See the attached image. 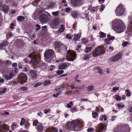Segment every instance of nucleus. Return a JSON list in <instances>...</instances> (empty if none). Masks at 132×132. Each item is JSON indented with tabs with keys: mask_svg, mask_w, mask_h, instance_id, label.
<instances>
[{
	"mask_svg": "<svg viewBox=\"0 0 132 132\" xmlns=\"http://www.w3.org/2000/svg\"><path fill=\"white\" fill-rule=\"evenodd\" d=\"M122 56V53H119L115 55L112 58H110L109 59L110 61L115 62L120 59Z\"/></svg>",
	"mask_w": 132,
	"mask_h": 132,
	"instance_id": "0eeeda50",
	"label": "nucleus"
},
{
	"mask_svg": "<svg viewBox=\"0 0 132 132\" xmlns=\"http://www.w3.org/2000/svg\"><path fill=\"white\" fill-rule=\"evenodd\" d=\"M93 128H88L87 131L88 132H93Z\"/></svg>",
	"mask_w": 132,
	"mask_h": 132,
	"instance_id": "864d4df0",
	"label": "nucleus"
},
{
	"mask_svg": "<svg viewBox=\"0 0 132 132\" xmlns=\"http://www.w3.org/2000/svg\"><path fill=\"white\" fill-rule=\"evenodd\" d=\"M111 40L109 39V38H108V39H105L104 40V41L106 43L109 44L110 43V41Z\"/></svg>",
	"mask_w": 132,
	"mask_h": 132,
	"instance_id": "ea45409f",
	"label": "nucleus"
},
{
	"mask_svg": "<svg viewBox=\"0 0 132 132\" xmlns=\"http://www.w3.org/2000/svg\"><path fill=\"white\" fill-rule=\"evenodd\" d=\"M59 13L58 11L54 12L52 13V14L54 16H56L59 14Z\"/></svg>",
	"mask_w": 132,
	"mask_h": 132,
	"instance_id": "58836bf2",
	"label": "nucleus"
},
{
	"mask_svg": "<svg viewBox=\"0 0 132 132\" xmlns=\"http://www.w3.org/2000/svg\"><path fill=\"white\" fill-rule=\"evenodd\" d=\"M8 9H1V10L3 11L5 13H7Z\"/></svg>",
	"mask_w": 132,
	"mask_h": 132,
	"instance_id": "37998d69",
	"label": "nucleus"
},
{
	"mask_svg": "<svg viewBox=\"0 0 132 132\" xmlns=\"http://www.w3.org/2000/svg\"><path fill=\"white\" fill-rule=\"evenodd\" d=\"M84 123L82 120L78 119L68 122L66 126L73 130L77 131L80 130L82 127Z\"/></svg>",
	"mask_w": 132,
	"mask_h": 132,
	"instance_id": "f257e3e1",
	"label": "nucleus"
},
{
	"mask_svg": "<svg viewBox=\"0 0 132 132\" xmlns=\"http://www.w3.org/2000/svg\"><path fill=\"white\" fill-rule=\"evenodd\" d=\"M64 72V71L62 70H58L56 72V73L58 75H60Z\"/></svg>",
	"mask_w": 132,
	"mask_h": 132,
	"instance_id": "c9c22d12",
	"label": "nucleus"
},
{
	"mask_svg": "<svg viewBox=\"0 0 132 132\" xmlns=\"http://www.w3.org/2000/svg\"><path fill=\"white\" fill-rule=\"evenodd\" d=\"M88 90L89 92H90L94 89V87L93 86H89L87 87Z\"/></svg>",
	"mask_w": 132,
	"mask_h": 132,
	"instance_id": "473e14b6",
	"label": "nucleus"
},
{
	"mask_svg": "<svg viewBox=\"0 0 132 132\" xmlns=\"http://www.w3.org/2000/svg\"><path fill=\"white\" fill-rule=\"evenodd\" d=\"M71 3L72 5L76 6L77 5H80L83 4L82 0H71Z\"/></svg>",
	"mask_w": 132,
	"mask_h": 132,
	"instance_id": "1a4fd4ad",
	"label": "nucleus"
},
{
	"mask_svg": "<svg viewBox=\"0 0 132 132\" xmlns=\"http://www.w3.org/2000/svg\"><path fill=\"white\" fill-rule=\"evenodd\" d=\"M98 73L101 75H102L103 73L102 70L101 69H100L98 70Z\"/></svg>",
	"mask_w": 132,
	"mask_h": 132,
	"instance_id": "680f3d73",
	"label": "nucleus"
},
{
	"mask_svg": "<svg viewBox=\"0 0 132 132\" xmlns=\"http://www.w3.org/2000/svg\"><path fill=\"white\" fill-rule=\"evenodd\" d=\"M14 75L12 72H10L9 76L6 75H4L3 77L5 78L6 80H10L13 77Z\"/></svg>",
	"mask_w": 132,
	"mask_h": 132,
	"instance_id": "4468645a",
	"label": "nucleus"
},
{
	"mask_svg": "<svg viewBox=\"0 0 132 132\" xmlns=\"http://www.w3.org/2000/svg\"><path fill=\"white\" fill-rule=\"evenodd\" d=\"M125 12V9H116V13L118 16L122 15Z\"/></svg>",
	"mask_w": 132,
	"mask_h": 132,
	"instance_id": "9b49d317",
	"label": "nucleus"
},
{
	"mask_svg": "<svg viewBox=\"0 0 132 132\" xmlns=\"http://www.w3.org/2000/svg\"><path fill=\"white\" fill-rule=\"evenodd\" d=\"M109 39L113 41L115 39V37L114 36H111V37Z\"/></svg>",
	"mask_w": 132,
	"mask_h": 132,
	"instance_id": "774afa93",
	"label": "nucleus"
},
{
	"mask_svg": "<svg viewBox=\"0 0 132 132\" xmlns=\"http://www.w3.org/2000/svg\"><path fill=\"white\" fill-rule=\"evenodd\" d=\"M20 75L21 77V79L22 81L25 82L27 79V75L23 73H21Z\"/></svg>",
	"mask_w": 132,
	"mask_h": 132,
	"instance_id": "f3484780",
	"label": "nucleus"
},
{
	"mask_svg": "<svg viewBox=\"0 0 132 132\" xmlns=\"http://www.w3.org/2000/svg\"><path fill=\"white\" fill-rule=\"evenodd\" d=\"M12 126L14 127H18L17 124L16 123H13L12 124Z\"/></svg>",
	"mask_w": 132,
	"mask_h": 132,
	"instance_id": "e2e57ef3",
	"label": "nucleus"
},
{
	"mask_svg": "<svg viewBox=\"0 0 132 132\" xmlns=\"http://www.w3.org/2000/svg\"><path fill=\"white\" fill-rule=\"evenodd\" d=\"M89 55L87 54H85L84 55V59L85 60H87L89 59Z\"/></svg>",
	"mask_w": 132,
	"mask_h": 132,
	"instance_id": "c756f323",
	"label": "nucleus"
},
{
	"mask_svg": "<svg viewBox=\"0 0 132 132\" xmlns=\"http://www.w3.org/2000/svg\"><path fill=\"white\" fill-rule=\"evenodd\" d=\"M126 92L127 93V95L128 97H130V96L131 92L129 89H127L126 91Z\"/></svg>",
	"mask_w": 132,
	"mask_h": 132,
	"instance_id": "f704fd0d",
	"label": "nucleus"
},
{
	"mask_svg": "<svg viewBox=\"0 0 132 132\" xmlns=\"http://www.w3.org/2000/svg\"><path fill=\"white\" fill-rule=\"evenodd\" d=\"M66 38H68L69 39H71L72 38L70 34H67L66 36Z\"/></svg>",
	"mask_w": 132,
	"mask_h": 132,
	"instance_id": "09e8293b",
	"label": "nucleus"
},
{
	"mask_svg": "<svg viewBox=\"0 0 132 132\" xmlns=\"http://www.w3.org/2000/svg\"><path fill=\"white\" fill-rule=\"evenodd\" d=\"M99 120L102 122H105L107 120L106 116L105 114L101 115L99 118Z\"/></svg>",
	"mask_w": 132,
	"mask_h": 132,
	"instance_id": "dca6fc26",
	"label": "nucleus"
},
{
	"mask_svg": "<svg viewBox=\"0 0 132 132\" xmlns=\"http://www.w3.org/2000/svg\"><path fill=\"white\" fill-rule=\"evenodd\" d=\"M12 66L13 67H17V64L15 63H14L12 64Z\"/></svg>",
	"mask_w": 132,
	"mask_h": 132,
	"instance_id": "6e6d98bb",
	"label": "nucleus"
},
{
	"mask_svg": "<svg viewBox=\"0 0 132 132\" xmlns=\"http://www.w3.org/2000/svg\"><path fill=\"white\" fill-rule=\"evenodd\" d=\"M112 26L114 30L117 33H120L126 29V27L123 21L116 18L112 22Z\"/></svg>",
	"mask_w": 132,
	"mask_h": 132,
	"instance_id": "f03ea898",
	"label": "nucleus"
},
{
	"mask_svg": "<svg viewBox=\"0 0 132 132\" xmlns=\"http://www.w3.org/2000/svg\"><path fill=\"white\" fill-rule=\"evenodd\" d=\"M128 110L129 112H132V106H129L128 107Z\"/></svg>",
	"mask_w": 132,
	"mask_h": 132,
	"instance_id": "3c124183",
	"label": "nucleus"
},
{
	"mask_svg": "<svg viewBox=\"0 0 132 132\" xmlns=\"http://www.w3.org/2000/svg\"><path fill=\"white\" fill-rule=\"evenodd\" d=\"M21 90L24 91H26L27 89V88L26 87H21L20 88Z\"/></svg>",
	"mask_w": 132,
	"mask_h": 132,
	"instance_id": "a19ab883",
	"label": "nucleus"
},
{
	"mask_svg": "<svg viewBox=\"0 0 132 132\" xmlns=\"http://www.w3.org/2000/svg\"><path fill=\"white\" fill-rule=\"evenodd\" d=\"M15 26L14 24V23H12L11 24V26H10V27L11 28L13 29L14 28V26Z\"/></svg>",
	"mask_w": 132,
	"mask_h": 132,
	"instance_id": "69168bd1",
	"label": "nucleus"
},
{
	"mask_svg": "<svg viewBox=\"0 0 132 132\" xmlns=\"http://www.w3.org/2000/svg\"><path fill=\"white\" fill-rule=\"evenodd\" d=\"M129 44V43L127 41L125 42L122 44V45L124 47H126L127 46V45Z\"/></svg>",
	"mask_w": 132,
	"mask_h": 132,
	"instance_id": "79ce46f5",
	"label": "nucleus"
},
{
	"mask_svg": "<svg viewBox=\"0 0 132 132\" xmlns=\"http://www.w3.org/2000/svg\"><path fill=\"white\" fill-rule=\"evenodd\" d=\"M8 44L6 40L3 41L2 43L0 44V49H2L3 47L7 46Z\"/></svg>",
	"mask_w": 132,
	"mask_h": 132,
	"instance_id": "2eb2a0df",
	"label": "nucleus"
},
{
	"mask_svg": "<svg viewBox=\"0 0 132 132\" xmlns=\"http://www.w3.org/2000/svg\"><path fill=\"white\" fill-rule=\"evenodd\" d=\"M59 50L62 53H65L67 51V47L66 46L63 45H61V46L59 48Z\"/></svg>",
	"mask_w": 132,
	"mask_h": 132,
	"instance_id": "f8f14e48",
	"label": "nucleus"
},
{
	"mask_svg": "<svg viewBox=\"0 0 132 132\" xmlns=\"http://www.w3.org/2000/svg\"><path fill=\"white\" fill-rule=\"evenodd\" d=\"M81 36V35L79 34H75L74 35V38L73 39L75 41L78 40Z\"/></svg>",
	"mask_w": 132,
	"mask_h": 132,
	"instance_id": "412c9836",
	"label": "nucleus"
},
{
	"mask_svg": "<svg viewBox=\"0 0 132 132\" xmlns=\"http://www.w3.org/2000/svg\"><path fill=\"white\" fill-rule=\"evenodd\" d=\"M106 124H104V125H100L99 127V129L101 131H102L103 130H105L106 128Z\"/></svg>",
	"mask_w": 132,
	"mask_h": 132,
	"instance_id": "4be33fe9",
	"label": "nucleus"
},
{
	"mask_svg": "<svg viewBox=\"0 0 132 132\" xmlns=\"http://www.w3.org/2000/svg\"><path fill=\"white\" fill-rule=\"evenodd\" d=\"M61 28H60L57 31L58 33H60L62 32L64 30V28L63 27V25H61Z\"/></svg>",
	"mask_w": 132,
	"mask_h": 132,
	"instance_id": "b1692460",
	"label": "nucleus"
},
{
	"mask_svg": "<svg viewBox=\"0 0 132 132\" xmlns=\"http://www.w3.org/2000/svg\"><path fill=\"white\" fill-rule=\"evenodd\" d=\"M116 100L117 101L119 100L120 101H121V97L120 96H119L118 95H117L116 96Z\"/></svg>",
	"mask_w": 132,
	"mask_h": 132,
	"instance_id": "49530a36",
	"label": "nucleus"
},
{
	"mask_svg": "<svg viewBox=\"0 0 132 132\" xmlns=\"http://www.w3.org/2000/svg\"><path fill=\"white\" fill-rule=\"evenodd\" d=\"M43 84V82H39L37 83L34 85V87H36L37 86L41 85L42 84Z\"/></svg>",
	"mask_w": 132,
	"mask_h": 132,
	"instance_id": "4c0bfd02",
	"label": "nucleus"
},
{
	"mask_svg": "<svg viewBox=\"0 0 132 132\" xmlns=\"http://www.w3.org/2000/svg\"><path fill=\"white\" fill-rule=\"evenodd\" d=\"M39 18L41 22L43 23H47L49 20L48 16L44 14L40 15Z\"/></svg>",
	"mask_w": 132,
	"mask_h": 132,
	"instance_id": "6e6552de",
	"label": "nucleus"
},
{
	"mask_svg": "<svg viewBox=\"0 0 132 132\" xmlns=\"http://www.w3.org/2000/svg\"><path fill=\"white\" fill-rule=\"evenodd\" d=\"M25 122V119L23 118H22L21 119V122L20 123V125L21 126L23 125L24 123Z\"/></svg>",
	"mask_w": 132,
	"mask_h": 132,
	"instance_id": "72a5a7b5",
	"label": "nucleus"
},
{
	"mask_svg": "<svg viewBox=\"0 0 132 132\" xmlns=\"http://www.w3.org/2000/svg\"><path fill=\"white\" fill-rule=\"evenodd\" d=\"M74 85L73 84H71V89L72 90L74 89H77V87H74Z\"/></svg>",
	"mask_w": 132,
	"mask_h": 132,
	"instance_id": "c03bdc74",
	"label": "nucleus"
},
{
	"mask_svg": "<svg viewBox=\"0 0 132 132\" xmlns=\"http://www.w3.org/2000/svg\"><path fill=\"white\" fill-rule=\"evenodd\" d=\"M71 65V64L70 63L66 62H64L60 65L58 66L59 68V69H65Z\"/></svg>",
	"mask_w": 132,
	"mask_h": 132,
	"instance_id": "9d476101",
	"label": "nucleus"
},
{
	"mask_svg": "<svg viewBox=\"0 0 132 132\" xmlns=\"http://www.w3.org/2000/svg\"><path fill=\"white\" fill-rule=\"evenodd\" d=\"M38 123V121L37 120H35L33 122V124L34 126H36Z\"/></svg>",
	"mask_w": 132,
	"mask_h": 132,
	"instance_id": "de8ad7c7",
	"label": "nucleus"
},
{
	"mask_svg": "<svg viewBox=\"0 0 132 132\" xmlns=\"http://www.w3.org/2000/svg\"><path fill=\"white\" fill-rule=\"evenodd\" d=\"M36 128L38 131L41 132L43 130V126L42 124H40L37 125Z\"/></svg>",
	"mask_w": 132,
	"mask_h": 132,
	"instance_id": "aec40b11",
	"label": "nucleus"
},
{
	"mask_svg": "<svg viewBox=\"0 0 132 132\" xmlns=\"http://www.w3.org/2000/svg\"><path fill=\"white\" fill-rule=\"evenodd\" d=\"M30 75L33 78H36L37 77V72L35 70L31 69L29 71Z\"/></svg>",
	"mask_w": 132,
	"mask_h": 132,
	"instance_id": "ddd939ff",
	"label": "nucleus"
},
{
	"mask_svg": "<svg viewBox=\"0 0 132 132\" xmlns=\"http://www.w3.org/2000/svg\"><path fill=\"white\" fill-rule=\"evenodd\" d=\"M5 62L6 63L8 64H10L11 63V62L10 61L8 60H6Z\"/></svg>",
	"mask_w": 132,
	"mask_h": 132,
	"instance_id": "0e129e2a",
	"label": "nucleus"
},
{
	"mask_svg": "<svg viewBox=\"0 0 132 132\" xmlns=\"http://www.w3.org/2000/svg\"><path fill=\"white\" fill-rule=\"evenodd\" d=\"M14 72L15 73H17L19 72L18 69L17 68H15L14 71Z\"/></svg>",
	"mask_w": 132,
	"mask_h": 132,
	"instance_id": "052dcab7",
	"label": "nucleus"
},
{
	"mask_svg": "<svg viewBox=\"0 0 132 132\" xmlns=\"http://www.w3.org/2000/svg\"><path fill=\"white\" fill-rule=\"evenodd\" d=\"M36 26L37 27V28L36 29V30L37 31L39 30L40 28V26L38 24H37L36 25Z\"/></svg>",
	"mask_w": 132,
	"mask_h": 132,
	"instance_id": "603ef678",
	"label": "nucleus"
},
{
	"mask_svg": "<svg viewBox=\"0 0 132 132\" xmlns=\"http://www.w3.org/2000/svg\"><path fill=\"white\" fill-rule=\"evenodd\" d=\"M67 53V57L69 59L70 61H73L76 58V54L75 52L72 51H68Z\"/></svg>",
	"mask_w": 132,
	"mask_h": 132,
	"instance_id": "39448f33",
	"label": "nucleus"
},
{
	"mask_svg": "<svg viewBox=\"0 0 132 132\" xmlns=\"http://www.w3.org/2000/svg\"><path fill=\"white\" fill-rule=\"evenodd\" d=\"M78 13L76 11L72 12L71 13V15L72 17L75 19H76L78 15Z\"/></svg>",
	"mask_w": 132,
	"mask_h": 132,
	"instance_id": "a211bd4d",
	"label": "nucleus"
},
{
	"mask_svg": "<svg viewBox=\"0 0 132 132\" xmlns=\"http://www.w3.org/2000/svg\"><path fill=\"white\" fill-rule=\"evenodd\" d=\"M44 56L45 59L47 62H50L51 59L53 58L55 56L53 51L51 49H48L45 52Z\"/></svg>",
	"mask_w": 132,
	"mask_h": 132,
	"instance_id": "7ed1b4c3",
	"label": "nucleus"
},
{
	"mask_svg": "<svg viewBox=\"0 0 132 132\" xmlns=\"http://www.w3.org/2000/svg\"><path fill=\"white\" fill-rule=\"evenodd\" d=\"M51 80H45L44 82V86H46L48 85L51 83Z\"/></svg>",
	"mask_w": 132,
	"mask_h": 132,
	"instance_id": "c85d7f7f",
	"label": "nucleus"
},
{
	"mask_svg": "<svg viewBox=\"0 0 132 132\" xmlns=\"http://www.w3.org/2000/svg\"><path fill=\"white\" fill-rule=\"evenodd\" d=\"M37 114L41 117L43 115V113L41 112H40L38 113Z\"/></svg>",
	"mask_w": 132,
	"mask_h": 132,
	"instance_id": "338daca9",
	"label": "nucleus"
},
{
	"mask_svg": "<svg viewBox=\"0 0 132 132\" xmlns=\"http://www.w3.org/2000/svg\"><path fill=\"white\" fill-rule=\"evenodd\" d=\"M117 117L116 116H113L112 117V119H111L112 121H113Z\"/></svg>",
	"mask_w": 132,
	"mask_h": 132,
	"instance_id": "4d7b16f0",
	"label": "nucleus"
},
{
	"mask_svg": "<svg viewBox=\"0 0 132 132\" xmlns=\"http://www.w3.org/2000/svg\"><path fill=\"white\" fill-rule=\"evenodd\" d=\"M59 20L58 18H55L54 19L52 20L50 23V26L53 29H56L57 28L54 27L55 26H57L59 23Z\"/></svg>",
	"mask_w": 132,
	"mask_h": 132,
	"instance_id": "423d86ee",
	"label": "nucleus"
},
{
	"mask_svg": "<svg viewBox=\"0 0 132 132\" xmlns=\"http://www.w3.org/2000/svg\"><path fill=\"white\" fill-rule=\"evenodd\" d=\"M98 114L95 111H93L92 113V117L94 118H95L98 116Z\"/></svg>",
	"mask_w": 132,
	"mask_h": 132,
	"instance_id": "393cba45",
	"label": "nucleus"
},
{
	"mask_svg": "<svg viewBox=\"0 0 132 132\" xmlns=\"http://www.w3.org/2000/svg\"><path fill=\"white\" fill-rule=\"evenodd\" d=\"M117 106L118 108V109H120V108H122L125 106V105L123 104L121 105L120 104H117Z\"/></svg>",
	"mask_w": 132,
	"mask_h": 132,
	"instance_id": "e433bc0d",
	"label": "nucleus"
},
{
	"mask_svg": "<svg viewBox=\"0 0 132 132\" xmlns=\"http://www.w3.org/2000/svg\"><path fill=\"white\" fill-rule=\"evenodd\" d=\"M119 87H114L113 88V90L114 91H116L117 90H119Z\"/></svg>",
	"mask_w": 132,
	"mask_h": 132,
	"instance_id": "5fc2aeb1",
	"label": "nucleus"
},
{
	"mask_svg": "<svg viewBox=\"0 0 132 132\" xmlns=\"http://www.w3.org/2000/svg\"><path fill=\"white\" fill-rule=\"evenodd\" d=\"M92 48L91 47H86L85 48L86 50L85 51V52L86 53H88L89 52H90L92 50Z\"/></svg>",
	"mask_w": 132,
	"mask_h": 132,
	"instance_id": "bb28decb",
	"label": "nucleus"
},
{
	"mask_svg": "<svg viewBox=\"0 0 132 132\" xmlns=\"http://www.w3.org/2000/svg\"><path fill=\"white\" fill-rule=\"evenodd\" d=\"M37 61L38 60L36 57H33L31 59V62L32 64L37 63Z\"/></svg>",
	"mask_w": 132,
	"mask_h": 132,
	"instance_id": "5701e85b",
	"label": "nucleus"
},
{
	"mask_svg": "<svg viewBox=\"0 0 132 132\" xmlns=\"http://www.w3.org/2000/svg\"><path fill=\"white\" fill-rule=\"evenodd\" d=\"M60 93H57L55 94H53V96L55 98H56L58 96H59Z\"/></svg>",
	"mask_w": 132,
	"mask_h": 132,
	"instance_id": "a18cd8bd",
	"label": "nucleus"
},
{
	"mask_svg": "<svg viewBox=\"0 0 132 132\" xmlns=\"http://www.w3.org/2000/svg\"><path fill=\"white\" fill-rule=\"evenodd\" d=\"M4 82V79L2 78L1 77H0V82L1 83H3Z\"/></svg>",
	"mask_w": 132,
	"mask_h": 132,
	"instance_id": "13d9d810",
	"label": "nucleus"
},
{
	"mask_svg": "<svg viewBox=\"0 0 132 132\" xmlns=\"http://www.w3.org/2000/svg\"><path fill=\"white\" fill-rule=\"evenodd\" d=\"M55 4L54 3H50L49 4L48 7L49 8H54L55 7Z\"/></svg>",
	"mask_w": 132,
	"mask_h": 132,
	"instance_id": "cd10ccee",
	"label": "nucleus"
},
{
	"mask_svg": "<svg viewBox=\"0 0 132 132\" xmlns=\"http://www.w3.org/2000/svg\"><path fill=\"white\" fill-rule=\"evenodd\" d=\"M24 19V17L22 16H19L17 17V20L19 21L23 20Z\"/></svg>",
	"mask_w": 132,
	"mask_h": 132,
	"instance_id": "2f4dec72",
	"label": "nucleus"
},
{
	"mask_svg": "<svg viewBox=\"0 0 132 132\" xmlns=\"http://www.w3.org/2000/svg\"><path fill=\"white\" fill-rule=\"evenodd\" d=\"M7 6L5 5H0V8H7Z\"/></svg>",
	"mask_w": 132,
	"mask_h": 132,
	"instance_id": "8fccbe9b",
	"label": "nucleus"
},
{
	"mask_svg": "<svg viewBox=\"0 0 132 132\" xmlns=\"http://www.w3.org/2000/svg\"><path fill=\"white\" fill-rule=\"evenodd\" d=\"M100 37L101 38H103L105 37L106 34L100 31Z\"/></svg>",
	"mask_w": 132,
	"mask_h": 132,
	"instance_id": "7c9ffc66",
	"label": "nucleus"
},
{
	"mask_svg": "<svg viewBox=\"0 0 132 132\" xmlns=\"http://www.w3.org/2000/svg\"><path fill=\"white\" fill-rule=\"evenodd\" d=\"M125 129V127L124 126H123L122 127V129H121L120 130V131L121 132H125L124 131V129Z\"/></svg>",
	"mask_w": 132,
	"mask_h": 132,
	"instance_id": "bf43d9fd",
	"label": "nucleus"
},
{
	"mask_svg": "<svg viewBox=\"0 0 132 132\" xmlns=\"http://www.w3.org/2000/svg\"><path fill=\"white\" fill-rule=\"evenodd\" d=\"M57 130L55 128H50L48 132H57Z\"/></svg>",
	"mask_w": 132,
	"mask_h": 132,
	"instance_id": "a878e982",
	"label": "nucleus"
},
{
	"mask_svg": "<svg viewBox=\"0 0 132 132\" xmlns=\"http://www.w3.org/2000/svg\"><path fill=\"white\" fill-rule=\"evenodd\" d=\"M62 45L59 42L56 41L55 42L54 46L55 48H59L61 46V45Z\"/></svg>",
	"mask_w": 132,
	"mask_h": 132,
	"instance_id": "6ab92c4d",
	"label": "nucleus"
},
{
	"mask_svg": "<svg viewBox=\"0 0 132 132\" xmlns=\"http://www.w3.org/2000/svg\"><path fill=\"white\" fill-rule=\"evenodd\" d=\"M102 48L101 46H98L95 48L93 52V56L96 57L100 55L102 53Z\"/></svg>",
	"mask_w": 132,
	"mask_h": 132,
	"instance_id": "20e7f679",
	"label": "nucleus"
}]
</instances>
